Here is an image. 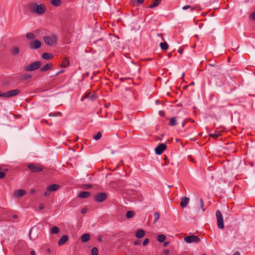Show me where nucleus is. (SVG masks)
<instances>
[{"label":"nucleus","mask_w":255,"mask_h":255,"mask_svg":"<svg viewBox=\"0 0 255 255\" xmlns=\"http://www.w3.org/2000/svg\"><path fill=\"white\" fill-rule=\"evenodd\" d=\"M87 210V209L86 208H83L82 211H81V213L82 214H85V213H86Z\"/></svg>","instance_id":"45"},{"label":"nucleus","mask_w":255,"mask_h":255,"mask_svg":"<svg viewBox=\"0 0 255 255\" xmlns=\"http://www.w3.org/2000/svg\"><path fill=\"white\" fill-rule=\"evenodd\" d=\"M209 67H210V66H211V68H214V67H215L216 66H214V65H213V64H210L209 65Z\"/></svg>","instance_id":"58"},{"label":"nucleus","mask_w":255,"mask_h":255,"mask_svg":"<svg viewBox=\"0 0 255 255\" xmlns=\"http://www.w3.org/2000/svg\"><path fill=\"white\" fill-rule=\"evenodd\" d=\"M168 242H165L163 244V245L164 247L166 246L167 245H168Z\"/></svg>","instance_id":"61"},{"label":"nucleus","mask_w":255,"mask_h":255,"mask_svg":"<svg viewBox=\"0 0 255 255\" xmlns=\"http://www.w3.org/2000/svg\"><path fill=\"white\" fill-rule=\"evenodd\" d=\"M27 167L32 172H39L43 170V168L40 166H37L34 164H29L28 165Z\"/></svg>","instance_id":"11"},{"label":"nucleus","mask_w":255,"mask_h":255,"mask_svg":"<svg viewBox=\"0 0 255 255\" xmlns=\"http://www.w3.org/2000/svg\"><path fill=\"white\" fill-rule=\"evenodd\" d=\"M60 186L59 185L56 184L51 185L48 187V190L51 191V192L57 191L60 188Z\"/></svg>","instance_id":"16"},{"label":"nucleus","mask_w":255,"mask_h":255,"mask_svg":"<svg viewBox=\"0 0 255 255\" xmlns=\"http://www.w3.org/2000/svg\"><path fill=\"white\" fill-rule=\"evenodd\" d=\"M42 57L45 60H50L53 58V55L49 53H44L42 55Z\"/></svg>","instance_id":"20"},{"label":"nucleus","mask_w":255,"mask_h":255,"mask_svg":"<svg viewBox=\"0 0 255 255\" xmlns=\"http://www.w3.org/2000/svg\"><path fill=\"white\" fill-rule=\"evenodd\" d=\"M223 78L222 77V75H221L220 77H218V78H216V81H215L217 85H219L220 86H221L220 84H222L223 83Z\"/></svg>","instance_id":"30"},{"label":"nucleus","mask_w":255,"mask_h":255,"mask_svg":"<svg viewBox=\"0 0 255 255\" xmlns=\"http://www.w3.org/2000/svg\"><path fill=\"white\" fill-rule=\"evenodd\" d=\"M188 8H190L191 12H192L194 9V7H191L190 5H186L182 7V9L183 10H186Z\"/></svg>","instance_id":"37"},{"label":"nucleus","mask_w":255,"mask_h":255,"mask_svg":"<svg viewBox=\"0 0 255 255\" xmlns=\"http://www.w3.org/2000/svg\"><path fill=\"white\" fill-rule=\"evenodd\" d=\"M30 254H31V255H35V252L34 251H32L31 252Z\"/></svg>","instance_id":"54"},{"label":"nucleus","mask_w":255,"mask_h":255,"mask_svg":"<svg viewBox=\"0 0 255 255\" xmlns=\"http://www.w3.org/2000/svg\"><path fill=\"white\" fill-rule=\"evenodd\" d=\"M41 65L40 61H37L27 65L24 70L26 71H32L39 69Z\"/></svg>","instance_id":"4"},{"label":"nucleus","mask_w":255,"mask_h":255,"mask_svg":"<svg viewBox=\"0 0 255 255\" xmlns=\"http://www.w3.org/2000/svg\"><path fill=\"white\" fill-rule=\"evenodd\" d=\"M148 242H149L148 239L146 238V239H144V241H143V243H142L143 246L146 245L148 244Z\"/></svg>","instance_id":"40"},{"label":"nucleus","mask_w":255,"mask_h":255,"mask_svg":"<svg viewBox=\"0 0 255 255\" xmlns=\"http://www.w3.org/2000/svg\"><path fill=\"white\" fill-rule=\"evenodd\" d=\"M31 78V75L27 73H25L22 75V79L24 80L29 79Z\"/></svg>","instance_id":"33"},{"label":"nucleus","mask_w":255,"mask_h":255,"mask_svg":"<svg viewBox=\"0 0 255 255\" xmlns=\"http://www.w3.org/2000/svg\"><path fill=\"white\" fill-rule=\"evenodd\" d=\"M39 208L40 210H42L44 208V205L42 204H40L39 205Z\"/></svg>","instance_id":"48"},{"label":"nucleus","mask_w":255,"mask_h":255,"mask_svg":"<svg viewBox=\"0 0 255 255\" xmlns=\"http://www.w3.org/2000/svg\"><path fill=\"white\" fill-rule=\"evenodd\" d=\"M35 189H31V190H30V193H31V194H33L34 193H35Z\"/></svg>","instance_id":"53"},{"label":"nucleus","mask_w":255,"mask_h":255,"mask_svg":"<svg viewBox=\"0 0 255 255\" xmlns=\"http://www.w3.org/2000/svg\"><path fill=\"white\" fill-rule=\"evenodd\" d=\"M177 124L176 120L175 117L172 118L169 121V125L170 126H174Z\"/></svg>","instance_id":"25"},{"label":"nucleus","mask_w":255,"mask_h":255,"mask_svg":"<svg viewBox=\"0 0 255 255\" xmlns=\"http://www.w3.org/2000/svg\"><path fill=\"white\" fill-rule=\"evenodd\" d=\"M92 255H98V250L97 248L94 247L91 251Z\"/></svg>","instance_id":"35"},{"label":"nucleus","mask_w":255,"mask_h":255,"mask_svg":"<svg viewBox=\"0 0 255 255\" xmlns=\"http://www.w3.org/2000/svg\"><path fill=\"white\" fill-rule=\"evenodd\" d=\"M135 215L134 212L131 211H128L127 212L126 217L127 218H131Z\"/></svg>","instance_id":"26"},{"label":"nucleus","mask_w":255,"mask_h":255,"mask_svg":"<svg viewBox=\"0 0 255 255\" xmlns=\"http://www.w3.org/2000/svg\"><path fill=\"white\" fill-rule=\"evenodd\" d=\"M161 1V0H154L153 4L150 5L148 7L149 8H153L155 6L158 5Z\"/></svg>","instance_id":"23"},{"label":"nucleus","mask_w":255,"mask_h":255,"mask_svg":"<svg viewBox=\"0 0 255 255\" xmlns=\"http://www.w3.org/2000/svg\"><path fill=\"white\" fill-rule=\"evenodd\" d=\"M216 215L217 220V225L219 229H223L224 228L223 218L222 214L220 211L217 210L216 213Z\"/></svg>","instance_id":"5"},{"label":"nucleus","mask_w":255,"mask_h":255,"mask_svg":"<svg viewBox=\"0 0 255 255\" xmlns=\"http://www.w3.org/2000/svg\"><path fill=\"white\" fill-rule=\"evenodd\" d=\"M102 137V133L100 131H99L97 133V134L93 136V138L96 140H98L100 139Z\"/></svg>","instance_id":"29"},{"label":"nucleus","mask_w":255,"mask_h":255,"mask_svg":"<svg viewBox=\"0 0 255 255\" xmlns=\"http://www.w3.org/2000/svg\"><path fill=\"white\" fill-rule=\"evenodd\" d=\"M167 147L165 143H160L155 148V152L157 155H160Z\"/></svg>","instance_id":"8"},{"label":"nucleus","mask_w":255,"mask_h":255,"mask_svg":"<svg viewBox=\"0 0 255 255\" xmlns=\"http://www.w3.org/2000/svg\"><path fill=\"white\" fill-rule=\"evenodd\" d=\"M35 37V35L31 32H29L26 34V38L29 40L34 39Z\"/></svg>","instance_id":"31"},{"label":"nucleus","mask_w":255,"mask_h":255,"mask_svg":"<svg viewBox=\"0 0 255 255\" xmlns=\"http://www.w3.org/2000/svg\"><path fill=\"white\" fill-rule=\"evenodd\" d=\"M89 94H87V95H85L84 97H83L81 98V101H83L84 99H86V98L89 97Z\"/></svg>","instance_id":"44"},{"label":"nucleus","mask_w":255,"mask_h":255,"mask_svg":"<svg viewBox=\"0 0 255 255\" xmlns=\"http://www.w3.org/2000/svg\"><path fill=\"white\" fill-rule=\"evenodd\" d=\"M137 1L139 4H142L144 2V0H137Z\"/></svg>","instance_id":"49"},{"label":"nucleus","mask_w":255,"mask_h":255,"mask_svg":"<svg viewBox=\"0 0 255 255\" xmlns=\"http://www.w3.org/2000/svg\"><path fill=\"white\" fill-rule=\"evenodd\" d=\"M81 239L82 242H87L90 240V236L89 234H84L82 235Z\"/></svg>","instance_id":"18"},{"label":"nucleus","mask_w":255,"mask_h":255,"mask_svg":"<svg viewBox=\"0 0 255 255\" xmlns=\"http://www.w3.org/2000/svg\"><path fill=\"white\" fill-rule=\"evenodd\" d=\"M251 17L253 19L255 20V12H253L251 13Z\"/></svg>","instance_id":"42"},{"label":"nucleus","mask_w":255,"mask_h":255,"mask_svg":"<svg viewBox=\"0 0 255 255\" xmlns=\"http://www.w3.org/2000/svg\"><path fill=\"white\" fill-rule=\"evenodd\" d=\"M12 217H13L14 219H17V218H18V216H17L16 215H13V216H12Z\"/></svg>","instance_id":"57"},{"label":"nucleus","mask_w":255,"mask_h":255,"mask_svg":"<svg viewBox=\"0 0 255 255\" xmlns=\"http://www.w3.org/2000/svg\"><path fill=\"white\" fill-rule=\"evenodd\" d=\"M157 35H158V36H162V34H159V33H158V34H157Z\"/></svg>","instance_id":"63"},{"label":"nucleus","mask_w":255,"mask_h":255,"mask_svg":"<svg viewBox=\"0 0 255 255\" xmlns=\"http://www.w3.org/2000/svg\"><path fill=\"white\" fill-rule=\"evenodd\" d=\"M85 186L86 187V188H92V186L91 184H85Z\"/></svg>","instance_id":"47"},{"label":"nucleus","mask_w":255,"mask_h":255,"mask_svg":"<svg viewBox=\"0 0 255 255\" xmlns=\"http://www.w3.org/2000/svg\"><path fill=\"white\" fill-rule=\"evenodd\" d=\"M68 240V237L67 235H63L60 239L58 241L59 246L63 245L64 243H65Z\"/></svg>","instance_id":"15"},{"label":"nucleus","mask_w":255,"mask_h":255,"mask_svg":"<svg viewBox=\"0 0 255 255\" xmlns=\"http://www.w3.org/2000/svg\"><path fill=\"white\" fill-rule=\"evenodd\" d=\"M189 201V198H187L185 196H183L182 199L181 201L180 202V206L182 208H185L187 206V204H188V202Z\"/></svg>","instance_id":"12"},{"label":"nucleus","mask_w":255,"mask_h":255,"mask_svg":"<svg viewBox=\"0 0 255 255\" xmlns=\"http://www.w3.org/2000/svg\"><path fill=\"white\" fill-rule=\"evenodd\" d=\"M5 176L4 172H0V179L3 178Z\"/></svg>","instance_id":"41"},{"label":"nucleus","mask_w":255,"mask_h":255,"mask_svg":"<svg viewBox=\"0 0 255 255\" xmlns=\"http://www.w3.org/2000/svg\"><path fill=\"white\" fill-rule=\"evenodd\" d=\"M49 116H50V117H55V116H57V115L56 114H53V113H50V114H49Z\"/></svg>","instance_id":"50"},{"label":"nucleus","mask_w":255,"mask_h":255,"mask_svg":"<svg viewBox=\"0 0 255 255\" xmlns=\"http://www.w3.org/2000/svg\"><path fill=\"white\" fill-rule=\"evenodd\" d=\"M220 135L219 132L217 133H211L209 134V136L211 137L217 138Z\"/></svg>","instance_id":"36"},{"label":"nucleus","mask_w":255,"mask_h":255,"mask_svg":"<svg viewBox=\"0 0 255 255\" xmlns=\"http://www.w3.org/2000/svg\"><path fill=\"white\" fill-rule=\"evenodd\" d=\"M59 231L60 230L59 228L57 227H54L51 230V233L52 234H58L59 232Z\"/></svg>","instance_id":"32"},{"label":"nucleus","mask_w":255,"mask_h":255,"mask_svg":"<svg viewBox=\"0 0 255 255\" xmlns=\"http://www.w3.org/2000/svg\"><path fill=\"white\" fill-rule=\"evenodd\" d=\"M58 37L56 35L43 37L44 41L48 45L52 46L57 42Z\"/></svg>","instance_id":"3"},{"label":"nucleus","mask_w":255,"mask_h":255,"mask_svg":"<svg viewBox=\"0 0 255 255\" xmlns=\"http://www.w3.org/2000/svg\"><path fill=\"white\" fill-rule=\"evenodd\" d=\"M90 195V193L88 191L81 192L78 195V197L81 198H87Z\"/></svg>","instance_id":"17"},{"label":"nucleus","mask_w":255,"mask_h":255,"mask_svg":"<svg viewBox=\"0 0 255 255\" xmlns=\"http://www.w3.org/2000/svg\"><path fill=\"white\" fill-rule=\"evenodd\" d=\"M159 217H160V215H159V213L158 212H154V221H153V223H155L157 222V221L159 219Z\"/></svg>","instance_id":"34"},{"label":"nucleus","mask_w":255,"mask_h":255,"mask_svg":"<svg viewBox=\"0 0 255 255\" xmlns=\"http://www.w3.org/2000/svg\"><path fill=\"white\" fill-rule=\"evenodd\" d=\"M41 122H42V123H46V124H48V121H46V120H42Z\"/></svg>","instance_id":"56"},{"label":"nucleus","mask_w":255,"mask_h":255,"mask_svg":"<svg viewBox=\"0 0 255 255\" xmlns=\"http://www.w3.org/2000/svg\"><path fill=\"white\" fill-rule=\"evenodd\" d=\"M233 255H240V253L238 251H237L234 253Z\"/></svg>","instance_id":"52"},{"label":"nucleus","mask_w":255,"mask_h":255,"mask_svg":"<svg viewBox=\"0 0 255 255\" xmlns=\"http://www.w3.org/2000/svg\"><path fill=\"white\" fill-rule=\"evenodd\" d=\"M51 3L55 6H59L61 5L62 1L61 0H51Z\"/></svg>","instance_id":"21"},{"label":"nucleus","mask_w":255,"mask_h":255,"mask_svg":"<svg viewBox=\"0 0 255 255\" xmlns=\"http://www.w3.org/2000/svg\"><path fill=\"white\" fill-rule=\"evenodd\" d=\"M52 64L51 63L46 64V65H45L44 66L40 68V71L41 72H43L48 70H50L51 69H52Z\"/></svg>","instance_id":"13"},{"label":"nucleus","mask_w":255,"mask_h":255,"mask_svg":"<svg viewBox=\"0 0 255 255\" xmlns=\"http://www.w3.org/2000/svg\"><path fill=\"white\" fill-rule=\"evenodd\" d=\"M185 122H185V120H184V121L182 122V127H184V125H185Z\"/></svg>","instance_id":"59"},{"label":"nucleus","mask_w":255,"mask_h":255,"mask_svg":"<svg viewBox=\"0 0 255 255\" xmlns=\"http://www.w3.org/2000/svg\"><path fill=\"white\" fill-rule=\"evenodd\" d=\"M210 76L212 77L211 79L213 81H216V78L221 76L219 66H215L214 68H209Z\"/></svg>","instance_id":"2"},{"label":"nucleus","mask_w":255,"mask_h":255,"mask_svg":"<svg viewBox=\"0 0 255 255\" xmlns=\"http://www.w3.org/2000/svg\"><path fill=\"white\" fill-rule=\"evenodd\" d=\"M41 46V42L38 40H35L29 43V47L30 49H37Z\"/></svg>","instance_id":"9"},{"label":"nucleus","mask_w":255,"mask_h":255,"mask_svg":"<svg viewBox=\"0 0 255 255\" xmlns=\"http://www.w3.org/2000/svg\"><path fill=\"white\" fill-rule=\"evenodd\" d=\"M32 231V229H31L30 231V232H29V237L30 239H31V232Z\"/></svg>","instance_id":"60"},{"label":"nucleus","mask_w":255,"mask_h":255,"mask_svg":"<svg viewBox=\"0 0 255 255\" xmlns=\"http://www.w3.org/2000/svg\"><path fill=\"white\" fill-rule=\"evenodd\" d=\"M55 114L57 115V116H61L62 115V114L60 112H58V113H56Z\"/></svg>","instance_id":"55"},{"label":"nucleus","mask_w":255,"mask_h":255,"mask_svg":"<svg viewBox=\"0 0 255 255\" xmlns=\"http://www.w3.org/2000/svg\"><path fill=\"white\" fill-rule=\"evenodd\" d=\"M108 197V195L105 193H100L95 196L94 199L95 201L101 203L104 201Z\"/></svg>","instance_id":"7"},{"label":"nucleus","mask_w":255,"mask_h":255,"mask_svg":"<svg viewBox=\"0 0 255 255\" xmlns=\"http://www.w3.org/2000/svg\"><path fill=\"white\" fill-rule=\"evenodd\" d=\"M158 241L160 243L164 242L166 240V237L164 235H160L158 236Z\"/></svg>","instance_id":"24"},{"label":"nucleus","mask_w":255,"mask_h":255,"mask_svg":"<svg viewBox=\"0 0 255 255\" xmlns=\"http://www.w3.org/2000/svg\"><path fill=\"white\" fill-rule=\"evenodd\" d=\"M20 92L19 89H14L4 93V98H9L17 95Z\"/></svg>","instance_id":"10"},{"label":"nucleus","mask_w":255,"mask_h":255,"mask_svg":"<svg viewBox=\"0 0 255 255\" xmlns=\"http://www.w3.org/2000/svg\"><path fill=\"white\" fill-rule=\"evenodd\" d=\"M159 114L161 117H163V116H164V115H165L164 112V111H159Z\"/></svg>","instance_id":"43"},{"label":"nucleus","mask_w":255,"mask_h":255,"mask_svg":"<svg viewBox=\"0 0 255 255\" xmlns=\"http://www.w3.org/2000/svg\"><path fill=\"white\" fill-rule=\"evenodd\" d=\"M4 97V93H3L2 92L0 91V97Z\"/></svg>","instance_id":"51"},{"label":"nucleus","mask_w":255,"mask_h":255,"mask_svg":"<svg viewBox=\"0 0 255 255\" xmlns=\"http://www.w3.org/2000/svg\"><path fill=\"white\" fill-rule=\"evenodd\" d=\"M184 241L187 243H198L200 239L196 235H191L184 237Z\"/></svg>","instance_id":"6"},{"label":"nucleus","mask_w":255,"mask_h":255,"mask_svg":"<svg viewBox=\"0 0 255 255\" xmlns=\"http://www.w3.org/2000/svg\"><path fill=\"white\" fill-rule=\"evenodd\" d=\"M11 51L13 55H17L19 52V48L17 47H14L12 48Z\"/></svg>","instance_id":"27"},{"label":"nucleus","mask_w":255,"mask_h":255,"mask_svg":"<svg viewBox=\"0 0 255 255\" xmlns=\"http://www.w3.org/2000/svg\"><path fill=\"white\" fill-rule=\"evenodd\" d=\"M28 8L31 13L39 15L43 14L46 10V7L44 4H38L35 2L29 3Z\"/></svg>","instance_id":"1"},{"label":"nucleus","mask_w":255,"mask_h":255,"mask_svg":"<svg viewBox=\"0 0 255 255\" xmlns=\"http://www.w3.org/2000/svg\"><path fill=\"white\" fill-rule=\"evenodd\" d=\"M144 234L145 232L143 230H138L136 233V237L139 239L141 238L144 236Z\"/></svg>","instance_id":"19"},{"label":"nucleus","mask_w":255,"mask_h":255,"mask_svg":"<svg viewBox=\"0 0 255 255\" xmlns=\"http://www.w3.org/2000/svg\"><path fill=\"white\" fill-rule=\"evenodd\" d=\"M51 191L48 190V188L47 187V190L44 192V195L45 196H48L50 194Z\"/></svg>","instance_id":"39"},{"label":"nucleus","mask_w":255,"mask_h":255,"mask_svg":"<svg viewBox=\"0 0 255 255\" xmlns=\"http://www.w3.org/2000/svg\"><path fill=\"white\" fill-rule=\"evenodd\" d=\"M140 244V242L139 241H138V240L135 241L134 243V244L135 245H138Z\"/></svg>","instance_id":"46"},{"label":"nucleus","mask_w":255,"mask_h":255,"mask_svg":"<svg viewBox=\"0 0 255 255\" xmlns=\"http://www.w3.org/2000/svg\"><path fill=\"white\" fill-rule=\"evenodd\" d=\"M199 205H200V208L198 209V211H200V210H202L203 212H204L205 210V209L204 208V204L203 200L202 198L199 199Z\"/></svg>","instance_id":"22"},{"label":"nucleus","mask_w":255,"mask_h":255,"mask_svg":"<svg viewBox=\"0 0 255 255\" xmlns=\"http://www.w3.org/2000/svg\"><path fill=\"white\" fill-rule=\"evenodd\" d=\"M63 72V71H61L60 72H59L56 74V76H58L60 73Z\"/></svg>","instance_id":"62"},{"label":"nucleus","mask_w":255,"mask_h":255,"mask_svg":"<svg viewBox=\"0 0 255 255\" xmlns=\"http://www.w3.org/2000/svg\"><path fill=\"white\" fill-rule=\"evenodd\" d=\"M160 46L162 50H166L168 47V44L165 42L160 43Z\"/></svg>","instance_id":"28"},{"label":"nucleus","mask_w":255,"mask_h":255,"mask_svg":"<svg viewBox=\"0 0 255 255\" xmlns=\"http://www.w3.org/2000/svg\"><path fill=\"white\" fill-rule=\"evenodd\" d=\"M26 194V191L24 190L19 189L14 193V196L17 197H21Z\"/></svg>","instance_id":"14"},{"label":"nucleus","mask_w":255,"mask_h":255,"mask_svg":"<svg viewBox=\"0 0 255 255\" xmlns=\"http://www.w3.org/2000/svg\"><path fill=\"white\" fill-rule=\"evenodd\" d=\"M69 64V61L67 59H65L62 62V66L63 67H66L68 66Z\"/></svg>","instance_id":"38"},{"label":"nucleus","mask_w":255,"mask_h":255,"mask_svg":"<svg viewBox=\"0 0 255 255\" xmlns=\"http://www.w3.org/2000/svg\"><path fill=\"white\" fill-rule=\"evenodd\" d=\"M194 82H192L190 84V85H194Z\"/></svg>","instance_id":"64"}]
</instances>
